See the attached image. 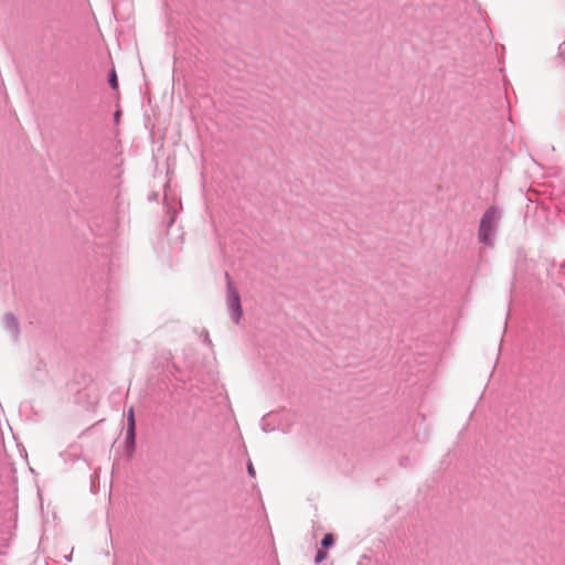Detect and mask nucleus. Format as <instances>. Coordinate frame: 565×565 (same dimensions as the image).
<instances>
[{
	"mask_svg": "<svg viewBox=\"0 0 565 565\" xmlns=\"http://www.w3.org/2000/svg\"><path fill=\"white\" fill-rule=\"evenodd\" d=\"M226 303L231 313V318L235 323H239L243 317V309L241 305V296L231 280L228 274H226Z\"/></svg>",
	"mask_w": 565,
	"mask_h": 565,
	"instance_id": "1",
	"label": "nucleus"
},
{
	"mask_svg": "<svg viewBox=\"0 0 565 565\" xmlns=\"http://www.w3.org/2000/svg\"><path fill=\"white\" fill-rule=\"evenodd\" d=\"M497 218L498 213L494 207L487 210L483 214L479 228V238L481 242L489 243Z\"/></svg>",
	"mask_w": 565,
	"mask_h": 565,
	"instance_id": "2",
	"label": "nucleus"
},
{
	"mask_svg": "<svg viewBox=\"0 0 565 565\" xmlns=\"http://www.w3.org/2000/svg\"><path fill=\"white\" fill-rule=\"evenodd\" d=\"M127 428L136 429L135 409L129 407L127 413Z\"/></svg>",
	"mask_w": 565,
	"mask_h": 565,
	"instance_id": "3",
	"label": "nucleus"
},
{
	"mask_svg": "<svg viewBox=\"0 0 565 565\" xmlns=\"http://www.w3.org/2000/svg\"><path fill=\"white\" fill-rule=\"evenodd\" d=\"M126 443L130 448L135 447L136 429L127 428Z\"/></svg>",
	"mask_w": 565,
	"mask_h": 565,
	"instance_id": "4",
	"label": "nucleus"
},
{
	"mask_svg": "<svg viewBox=\"0 0 565 565\" xmlns=\"http://www.w3.org/2000/svg\"><path fill=\"white\" fill-rule=\"evenodd\" d=\"M333 542H334L333 535H332V534H330V533H328V534H326V535H324V537L322 539V541H321V545H322L323 547H329V546H331V545L333 544Z\"/></svg>",
	"mask_w": 565,
	"mask_h": 565,
	"instance_id": "5",
	"label": "nucleus"
},
{
	"mask_svg": "<svg viewBox=\"0 0 565 565\" xmlns=\"http://www.w3.org/2000/svg\"><path fill=\"white\" fill-rule=\"evenodd\" d=\"M326 558H327V552H324L323 550H319L317 552L315 561H316V563H321Z\"/></svg>",
	"mask_w": 565,
	"mask_h": 565,
	"instance_id": "6",
	"label": "nucleus"
},
{
	"mask_svg": "<svg viewBox=\"0 0 565 565\" xmlns=\"http://www.w3.org/2000/svg\"><path fill=\"white\" fill-rule=\"evenodd\" d=\"M109 84L113 88H117V86H118L117 76H116L115 72H113V74L110 76Z\"/></svg>",
	"mask_w": 565,
	"mask_h": 565,
	"instance_id": "7",
	"label": "nucleus"
},
{
	"mask_svg": "<svg viewBox=\"0 0 565 565\" xmlns=\"http://www.w3.org/2000/svg\"><path fill=\"white\" fill-rule=\"evenodd\" d=\"M247 470H248V475L250 477H255L256 471H255V468H254V466L252 463L248 465Z\"/></svg>",
	"mask_w": 565,
	"mask_h": 565,
	"instance_id": "8",
	"label": "nucleus"
}]
</instances>
